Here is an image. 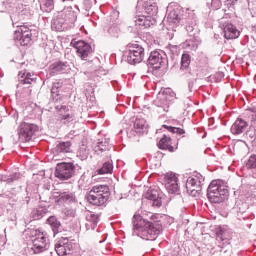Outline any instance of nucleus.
I'll return each mask as SVG.
<instances>
[{
  "label": "nucleus",
  "instance_id": "1",
  "mask_svg": "<svg viewBox=\"0 0 256 256\" xmlns=\"http://www.w3.org/2000/svg\"><path fill=\"white\" fill-rule=\"evenodd\" d=\"M132 223L134 225V235L145 239V241H155L163 231L161 223L149 221L141 215H134Z\"/></svg>",
  "mask_w": 256,
  "mask_h": 256
},
{
  "label": "nucleus",
  "instance_id": "18",
  "mask_svg": "<svg viewBox=\"0 0 256 256\" xmlns=\"http://www.w3.org/2000/svg\"><path fill=\"white\" fill-rule=\"evenodd\" d=\"M134 22L137 27H143L144 29H149L151 25L157 23L153 17L144 15L136 16Z\"/></svg>",
  "mask_w": 256,
  "mask_h": 256
},
{
  "label": "nucleus",
  "instance_id": "42",
  "mask_svg": "<svg viewBox=\"0 0 256 256\" xmlns=\"http://www.w3.org/2000/svg\"><path fill=\"white\" fill-rule=\"evenodd\" d=\"M59 91H61V89H58V88H55L52 86L51 94H52V99L54 101H59V98H57V97H59Z\"/></svg>",
  "mask_w": 256,
  "mask_h": 256
},
{
  "label": "nucleus",
  "instance_id": "44",
  "mask_svg": "<svg viewBox=\"0 0 256 256\" xmlns=\"http://www.w3.org/2000/svg\"><path fill=\"white\" fill-rule=\"evenodd\" d=\"M221 5H222L221 0H212L211 2V7L214 10L221 9Z\"/></svg>",
  "mask_w": 256,
  "mask_h": 256
},
{
  "label": "nucleus",
  "instance_id": "39",
  "mask_svg": "<svg viewBox=\"0 0 256 256\" xmlns=\"http://www.w3.org/2000/svg\"><path fill=\"white\" fill-rule=\"evenodd\" d=\"M164 129H167L170 133H177L178 135H183L185 130L173 126L163 125Z\"/></svg>",
  "mask_w": 256,
  "mask_h": 256
},
{
  "label": "nucleus",
  "instance_id": "28",
  "mask_svg": "<svg viewBox=\"0 0 256 256\" xmlns=\"http://www.w3.org/2000/svg\"><path fill=\"white\" fill-rule=\"evenodd\" d=\"M167 21L170 25H179L181 23V16L177 10H172L168 13Z\"/></svg>",
  "mask_w": 256,
  "mask_h": 256
},
{
  "label": "nucleus",
  "instance_id": "20",
  "mask_svg": "<svg viewBox=\"0 0 256 256\" xmlns=\"http://www.w3.org/2000/svg\"><path fill=\"white\" fill-rule=\"evenodd\" d=\"M97 223H99V214H95L94 212L88 211L86 213V230H94L97 227Z\"/></svg>",
  "mask_w": 256,
  "mask_h": 256
},
{
  "label": "nucleus",
  "instance_id": "37",
  "mask_svg": "<svg viewBox=\"0 0 256 256\" xmlns=\"http://www.w3.org/2000/svg\"><path fill=\"white\" fill-rule=\"evenodd\" d=\"M245 211H247V204H242L240 208L237 210V217L241 221L242 219L245 220L247 219V216L245 215Z\"/></svg>",
  "mask_w": 256,
  "mask_h": 256
},
{
  "label": "nucleus",
  "instance_id": "11",
  "mask_svg": "<svg viewBox=\"0 0 256 256\" xmlns=\"http://www.w3.org/2000/svg\"><path fill=\"white\" fill-rule=\"evenodd\" d=\"M73 175H75V166L73 163H61L56 166L55 176L58 179L66 181L67 179H71Z\"/></svg>",
  "mask_w": 256,
  "mask_h": 256
},
{
  "label": "nucleus",
  "instance_id": "7",
  "mask_svg": "<svg viewBox=\"0 0 256 256\" xmlns=\"http://www.w3.org/2000/svg\"><path fill=\"white\" fill-rule=\"evenodd\" d=\"M147 63L153 69L159 70L167 63V54L163 50H154L150 53Z\"/></svg>",
  "mask_w": 256,
  "mask_h": 256
},
{
  "label": "nucleus",
  "instance_id": "23",
  "mask_svg": "<svg viewBox=\"0 0 256 256\" xmlns=\"http://www.w3.org/2000/svg\"><path fill=\"white\" fill-rule=\"evenodd\" d=\"M46 223L51 227L54 237L55 235H58V233H61L63 231V226L61 225V221L57 219L55 216H50L47 220Z\"/></svg>",
  "mask_w": 256,
  "mask_h": 256
},
{
  "label": "nucleus",
  "instance_id": "24",
  "mask_svg": "<svg viewBox=\"0 0 256 256\" xmlns=\"http://www.w3.org/2000/svg\"><path fill=\"white\" fill-rule=\"evenodd\" d=\"M159 149L170 151V153H173L175 151V148L171 145V137L164 135L159 143H158Z\"/></svg>",
  "mask_w": 256,
  "mask_h": 256
},
{
  "label": "nucleus",
  "instance_id": "13",
  "mask_svg": "<svg viewBox=\"0 0 256 256\" xmlns=\"http://www.w3.org/2000/svg\"><path fill=\"white\" fill-rule=\"evenodd\" d=\"M215 235L216 243L221 249H225L227 245H231V233L227 229L218 227L215 230Z\"/></svg>",
  "mask_w": 256,
  "mask_h": 256
},
{
  "label": "nucleus",
  "instance_id": "40",
  "mask_svg": "<svg viewBox=\"0 0 256 256\" xmlns=\"http://www.w3.org/2000/svg\"><path fill=\"white\" fill-rule=\"evenodd\" d=\"M145 11L148 15H154V13H157V6L155 4H146Z\"/></svg>",
  "mask_w": 256,
  "mask_h": 256
},
{
  "label": "nucleus",
  "instance_id": "49",
  "mask_svg": "<svg viewBox=\"0 0 256 256\" xmlns=\"http://www.w3.org/2000/svg\"><path fill=\"white\" fill-rule=\"evenodd\" d=\"M227 5H235L237 3V0H226Z\"/></svg>",
  "mask_w": 256,
  "mask_h": 256
},
{
  "label": "nucleus",
  "instance_id": "36",
  "mask_svg": "<svg viewBox=\"0 0 256 256\" xmlns=\"http://www.w3.org/2000/svg\"><path fill=\"white\" fill-rule=\"evenodd\" d=\"M246 169H256V155H251L245 163Z\"/></svg>",
  "mask_w": 256,
  "mask_h": 256
},
{
  "label": "nucleus",
  "instance_id": "16",
  "mask_svg": "<svg viewBox=\"0 0 256 256\" xmlns=\"http://www.w3.org/2000/svg\"><path fill=\"white\" fill-rule=\"evenodd\" d=\"M74 47L77 51L78 57H80L82 61H87V58L93 53L91 45L83 40L75 42Z\"/></svg>",
  "mask_w": 256,
  "mask_h": 256
},
{
  "label": "nucleus",
  "instance_id": "46",
  "mask_svg": "<svg viewBox=\"0 0 256 256\" xmlns=\"http://www.w3.org/2000/svg\"><path fill=\"white\" fill-rule=\"evenodd\" d=\"M7 11V3L0 2V13H5Z\"/></svg>",
  "mask_w": 256,
  "mask_h": 256
},
{
  "label": "nucleus",
  "instance_id": "26",
  "mask_svg": "<svg viewBox=\"0 0 256 256\" xmlns=\"http://www.w3.org/2000/svg\"><path fill=\"white\" fill-rule=\"evenodd\" d=\"M111 149V143L109 142V138H104L102 140H99L97 142V145L94 147V151L101 152L103 151H109Z\"/></svg>",
  "mask_w": 256,
  "mask_h": 256
},
{
  "label": "nucleus",
  "instance_id": "3",
  "mask_svg": "<svg viewBox=\"0 0 256 256\" xmlns=\"http://www.w3.org/2000/svg\"><path fill=\"white\" fill-rule=\"evenodd\" d=\"M109 195L111 192L109 191V186L107 185H96L93 186L89 191L87 199L91 203V205H96L97 207H101V205H105L109 200Z\"/></svg>",
  "mask_w": 256,
  "mask_h": 256
},
{
  "label": "nucleus",
  "instance_id": "33",
  "mask_svg": "<svg viewBox=\"0 0 256 256\" xmlns=\"http://www.w3.org/2000/svg\"><path fill=\"white\" fill-rule=\"evenodd\" d=\"M19 79L21 81V83H24V85H31V83H33V78L31 73H26L24 71L19 72L18 74Z\"/></svg>",
  "mask_w": 256,
  "mask_h": 256
},
{
  "label": "nucleus",
  "instance_id": "47",
  "mask_svg": "<svg viewBox=\"0 0 256 256\" xmlns=\"http://www.w3.org/2000/svg\"><path fill=\"white\" fill-rule=\"evenodd\" d=\"M186 31L188 33H193V31H195V25H187L186 26Z\"/></svg>",
  "mask_w": 256,
  "mask_h": 256
},
{
  "label": "nucleus",
  "instance_id": "25",
  "mask_svg": "<svg viewBox=\"0 0 256 256\" xmlns=\"http://www.w3.org/2000/svg\"><path fill=\"white\" fill-rule=\"evenodd\" d=\"M71 145V141L59 142L56 144L54 152L56 155H60V153H71Z\"/></svg>",
  "mask_w": 256,
  "mask_h": 256
},
{
  "label": "nucleus",
  "instance_id": "34",
  "mask_svg": "<svg viewBox=\"0 0 256 256\" xmlns=\"http://www.w3.org/2000/svg\"><path fill=\"white\" fill-rule=\"evenodd\" d=\"M60 199L64 201V203H75L77 199L75 198V194L71 192H64L60 195Z\"/></svg>",
  "mask_w": 256,
  "mask_h": 256
},
{
  "label": "nucleus",
  "instance_id": "30",
  "mask_svg": "<svg viewBox=\"0 0 256 256\" xmlns=\"http://www.w3.org/2000/svg\"><path fill=\"white\" fill-rule=\"evenodd\" d=\"M59 111L62 115L60 119L61 121H63V123H71V121L75 120V116H73L72 114H63L69 111V108H67V106H61Z\"/></svg>",
  "mask_w": 256,
  "mask_h": 256
},
{
  "label": "nucleus",
  "instance_id": "19",
  "mask_svg": "<svg viewBox=\"0 0 256 256\" xmlns=\"http://www.w3.org/2000/svg\"><path fill=\"white\" fill-rule=\"evenodd\" d=\"M145 199L152 201L153 207H161L162 201L161 196H159V190L157 189H149L144 195Z\"/></svg>",
  "mask_w": 256,
  "mask_h": 256
},
{
  "label": "nucleus",
  "instance_id": "48",
  "mask_svg": "<svg viewBox=\"0 0 256 256\" xmlns=\"http://www.w3.org/2000/svg\"><path fill=\"white\" fill-rule=\"evenodd\" d=\"M183 47H184V49H189V47H191V42L186 41V42L183 44Z\"/></svg>",
  "mask_w": 256,
  "mask_h": 256
},
{
  "label": "nucleus",
  "instance_id": "6",
  "mask_svg": "<svg viewBox=\"0 0 256 256\" xmlns=\"http://www.w3.org/2000/svg\"><path fill=\"white\" fill-rule=\"evenodd\" d=\"M39 131V126L33 123L22 122L18 128V137L21 143H28L33 135Z\"/></svg>",
  "mask_w": 256,
  "mask_h": 256
},
{
  "label": "nucleus",
  "instance_id": "52",
  "mask_svg": "<svg viewBox=\"0 0 256 256\" xmlns=\"http://www.w3.org/2000/svg\"><path fill=\"white\" fill-rule=\"evenodd\" d=\"M63 2H65V1H73V0H62Z\"/></svg>",
  "mask_w": 256,
  "mask_h": 256
},
{
  "label": "nucleus",
  "instance_id": "21",
  "mask_svg": "<svg viewBox=\"0 0 256 256\" xmlns=\"http://www.w3.org/2000/svg\"><path fill=\"white\" fill-rule=\"evenodd\" d=\"M154 104L156 105V107H158V112L169 113V107H170L171 103L169 102V100H167V96L162 95V96L158 97L154 101Z\"/></svg>",
  "mask_w": 256,
  "mask_h": 256
},
{
  "label": "nucleus",
  "instance_id": "51",
  "mask_svg": "<svg viewBox=\"0 0 256 256\" xmlns=\"http://www.w3.org/2000/svg\"><path fill=\"white\" fill-rule=\"evenodd\" d=\"M154 218H155V215L150 213L149 219H151V221H153Z\"/></svg>",
  "mask_w": 256,
  "mask_h": 256
},
{
  "label": "nucleus",
  "instance_id": "35",
  "mask_svg": "<svg viewBox=\"0 0 256 256\" xmlns=\"http://www.w3.org/2000/svg\"><path fill=\"white\" fill-rule=\"evenodd\" d=\"M113 171V164L111 162H105L103 166L98 169V175H106Z\"/></svg>",
  "mask_w": 256,
  "mask_h": 256
},
{
  "label": "nucleus",
  "instance_id": "31",
  "mask_svg": "<svg viewBox=\"0 0 256 256\" xmlns=\"http://www.w3.org/2000/svg\"><path fill=\"white\" fill-rule=\"evenodd\" d=\"M189 65H191V55L182 54L180 71H189Z\"/></svg>",
  "mask_w": 256,
  "mask_h": 256
},
{
  "label": "nucleus",
  "instance_id": "38",
  "mask_svg": "<svg viewBox=\"0 0 256 256\" xmlns=\"http://www.w3.org/2000/svg\"><path fill=\"white\" fill-rule=\"evenodd\" d=\"M19 179V174H14L13 176L0 175V181H5L6 183H13Z\"/></svg>",
  "mask_w": 256,
  "mask_h": 256
},
{
  "label": "nucleus",
  "instance_id": "15",
  "mask_svg": "<svg viewBox=\"0 0 256 256\" xmlns=\"http://www.w3.org/2000/svg\"><path fill=\"white\" fill-rule=\"evenodd\" d=\"M164 185L168 193H177L179 191V178L175 173L168 172L164 175Z\"/></svg>",
  "mask_w": 256,
  "mask_h": 256
},
{
  "label": "nucleus",
  "instance_id": "4",
  "mask_svg": "<svg viewBox=\"0 0 256 256\" xmlns=\"http://www.w3.org/2000/svg\"><path fill=\"white\" fill-rule=\"evenodd\" d=\"M26 233L29 235L33 243L32 249L34 253H43V251H47L49 244L47 243V237L45 236V233L35 228L28 229Z\"/></svg>",
  "mask_w": 256,
  "mask_h": 256
},
{
  "label": "nucleus",
  "instance_id": "29",
  "mask_svg": "<svg viewBox=\"0 0 256 256\" xmlns=\"http://www.w3.org/2000/svg\"><path fill=\"white\" fill-rule=\"evenodd\" d=\"M134 129L136 133H145L147 131V121L143 118H137L134 122Z\"/></svg>",
  "mask_w": 256,
  "mask_h": 256
},
{
  "label": "nucleus",
  "instance_id": "17",
  "mask_svg": "<svg viewBox=\"0 0 256 256\" xmlns=\"http://www.w3.org/2000/svg\"><path fill=\"white\" fill-rule=\"evenodd\" d=\"M249 127V123L247 121L237 118L235 122L232 124L230 131L232 135H242V133H245L247 131V128Z\"/></svg>",
  "mask_w": 256,
  "mask_h": 256
},
{
  "label": "nucleus",
  "instance_id": "12",
  "mask_svg": "<svg viewBox=\"0 0 256 256\" xmlns=\"http://www.w3.org/2000/svg\"><path fill=\"white\" fill-rule=\"evenodd\" d=\"M55 251L59 256H70L73 254V242L67 237H62L55 244Z\"/></svg>",
  "mask_w": 256,
  "mask_h": 256
},
{
  "label": "nucleus",
  "instance_id": "9",
  "mask_svg": "<svg viewBox=\"0 0 256 256\" xmlns=\"http://www.w3.org/2000/svg\"><path fill=\"white\" fill-rule=\"evenodd\" d=\"M64 18L58 17L53 20L52 22V29L55 31H64L65 29V22L69 21H75V11H73L71 8H67L63 11Z\"/></svg>",
  "mask_w": 256,
  "mask_h": 256
},
{
  "label": "nucleus",
  "instance_id": "45",
  "mask_svg": "<svg viewBox=\"0 0 256 256\" xmlns=\"http://www.w3.org/2000/svg\"><path fill=\"white\" fill-rule=\"evenodd\" d=\"M52 87H54L56 89H61V87H63V81L57 80L56 82L53 83Z\"/></svg>",
  "mask_w": 256,
  "mask_h": 256
},
{
  "label": "nucleus",
  "instance_id": "27",
  "mask_svg": "<svg viewBox=\"0 0 256 256\" xmlns=\"http://www.w3.org/2000/svg\"><path fill=\"white\" fill-rule=\"evenodd\" d=\"M48 212L49 210L47 209V207L40 206L34 209L31 215L34 221H39V219H43V217H45V215H47Z\"/></svg>",
  "mask_w": 256,
  "mask_h": 256
},
{
  "label": "nucleus",
  "instance_id": "32",
  "mask_svg": "<svg viewBox=\"0 0 256 256\" xmlns=\"http://www.w3.org/2000/svg\"><path fill=\"white\" fill-rule=\"evenodd\" d=\"M91 151L89 150V147L87 145L82 144L77 152V157L81 159V161H85L88 157Z\"/></svg>",
  "mask_w": 256,
  "mask_h": 256
},
{
  "label": "nucleus",
  "instance_id": "8",
  "mask_svg": "<svg viewBox=\"0 0 256 256\" xmlns=\"http://www.w3.org/2000/svg\"><path fill=\"white\" fill-rule=\"evenodd\" d=\"M203 181L205 178L201 174L193 177H189L186 181L187 193L192 197H197L201 193Z\"/></svg>",
  "mask_w": 256,
  "mask_h": 256
},
{
  "label": "nucleus",
  "instance_id": "14",
  "mask_svg": "<svg viewBox=\"0 0 256 256\" xmlns=\"http://www.w3.org/2000/svg\"><path fill=\"white\" fill-rule=\"evenodd\" d=\"M32 35L33 34L28 27L20 26V29L16 30L14 33V39L15 41H18V43L22 45V47H25L31 43Z\"/></svg>",
  "mask_w": 256,
  "mask_h": 256
},
{
  "label": "nucleus",
  "instance_id": "10",
  "mask_svg": "<svg viewBox=\"0 0 256 256\" xmlns=\"http://www.w3.org/2000/svg\"><path fill=\"white\" fill-rule=\"evenodd\" d=\"M227 18L223 17L220 19V27L223 29L225 39H237L241 35V32L237 29L233 23L226 20Z\"/></svg>",
  "mask_w": 256,
  "mask_h": 256
},
{
  "label": "nucleus",
  "instance_id": "41",
  "mask_svg": "<svg viewBox=\"0 0 256 256\" xmlns=\"http://www.w3.org/2000/svg\"><path fill=\"white\" fill-rule=\"evenodd\" d=\"M42 5L47 8L46 11H51L55 5V0H43Z\"/></svg>",
  "mask_w": 256,
  "mask_h": 256
},
{
  "label": "nucleus",
  "instance_id": "5",
  "mask_svg": "<svg viewBox=\"0 0 256 256\" xmlns=\"http://www.w3.org/2000/svg\"><path fill=\"white\" fill-rule=\"evenodd\" d=\"M145 59V48L139 44H129L126 52V61L130 65H137Z\"/></svg>",
  "mask_w": 256,
  "mask_h": 256
},
{
  "label": "nucleus",
  "instance_id": "43",
  "mask_svg": "<svg viewBox=\"0 0 256 256\" xmlns=\"http://www.w3.org/2000/svg\"><path fill=\"white\" fill-rule=\"evenodd\" d=\"M65 215L66 217H75V215H77V210L73 208H66Z\"/></svg>",
  "mask_w": 256,
  "mask_h": 256
},
{
  "label": "nucleus",
  "instance_id": "53",
  "mask_svg": "<svg viewBox=\"0 0 256 256\" xmlns=\"http://www.w3.org/2000/svg\"><path fill=\"white\" fill-rule=\"evenodd\" d=\"M14 201H17V196H15Z\"/></svg>",
  "mask_w": 256,
  "mask_h": 256
},
{
  "label": "nucleus",
  "instance_id": "50",
  "mask_svg": "<svg viewBox=\"0 0 256 256\" xmlns=\"http://www.w3.org/2000/svg\"><path fill=\"white\" fill-rule=\"evenodd\" d=\"M11 21H12V25H16V27H19V25H17V23L15 22L14 16H11Z\"/></svg>",
  "mask_w": 256,
  "mask_h": 256
},
{
  "label": "nucleus",
  "instance_id": "22",
  "mask_svg": "<svg viewBox=\"0 0 256 256\" xmlns=\"http://www.w3.org/2000/svg\"><path fill=\"white\" fill-rule=\"evenodd\" d=\"M69 63L68 62H55L50 66V71L52 75H55L57 73H67L69 71Z\"/></svg>",
  "mask_w": 256,
  "mask_h": 256
},
{
  "label": "nucleus",
  "instance_id": "2",
  "mask_svg": "<svg viewBox=\"0 0 256 256\" xmlns=\"http://www.w3.org/2000/svg\"><path fill=\"white\" fill-rule=\"evenodd\" d=\"M207 197L211 203H223L229 197V189L221 180H213L208 186Z\"/></svg>",
  "mask_w": 256,
  "mask_h": 256
}]
</instances>
